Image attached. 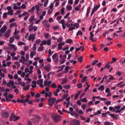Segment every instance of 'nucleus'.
Masks as SVG:
<instances>
[{
	"label": "nucleus",
	"instance_id": "nucleus-1",
	"mask_svg": "<svg viewBox=\"0 0 125 125\" xmlns=\"http://www.w3.org/2000/svg\"><path fill=\"white\" fill-rule=\"evenodd\" d=\"M33 68L34 67L33 66L31 65L30 66L29 69L28 67H26L25 69V73H29L25 75V77L24 79L25 80L27 81L26 82V83L27 84H29L31 81V79L29 78V77L30 74L33 73Z\"/></svg>",
	"mask_w": 125,
	"mask_h": 125
},
{
	"label": "nucleus",
	"instance_id": "nucleus-2",
	"mask_svg": "<svg viewBox=\"0 0 125 125\" xmlns=\"http://www.w3.org/2000/svg\"><path fill=\"white\" fill-rule=\"evenodd\" d=\"M29 35V33H27L25 36V38L27 39L28 41L31 40L32 42H34V40L35 39V35L32 34H30L28 37Z\"/></svg>",
	"mask_w": 125,
	"mask_h": 125
},
{
	"label": "nucleus",
	"instance_id": "nucleus-3",
	"mask_svg": "<svg viewBox=\"0 0 125 125\" xmlns=\"http://www.w3.org/2000/svg\"><path fill=\"white\" fill-rule=\"evenodd\" d=\"M48 101L49 105L50 106H52L53 104H54L56 102V99L54 98H49Z\"/></svg>",
	"mask_w": 125,
	"mask_h": 125
},
{
	"label": "nucleus",
	"instance_id": "nucleus-4",
	"mask_svg": "<svg viewBox=\"0 0 125 125\" xmlns=\"http://www.w3.org/2000/svg\"><path fill=\"white\" fill-rule=\"evenodd\" d=\"M37 29V27L36 26H34L33 27V24H30L28 30L29 32H31L33 30L34 31H36Z\"/></svg>",
	"mask_w": 125,
	"mask_h": 125
},
{
	"label": "nucleus",
	"instance_id": "nucleus-5",
	"mask_svg": "<svg viewBox=\"0 0 125 125\" xmlns=\"http://www.w3.org/2000/svg\"><path fill=\"white\" fill-rule=\"evenodd\" d=\"M19 116H17L14 115V114H12L10 117V120L11 121H15L20 119Z\"/></svg>",
	"mask_w": 125,
	"mask_h": 125
},
{
	"label": "nucleus",
	"instance_id": "nucleus-6",
	"mask_svg": "<svg viewBox=\"0 0 125 125\" xmlns=\"http://www.w3.org/2000/svg\"><path fill=\"white\" fill-rule=\"evenodd\" d=\"M51 44V39H48L47 41L46 40H43L42 41L41 43L40 44V45L42 46L44 45H46L47 44L48 45H50Z\"/></svg>",
	"mask_w": 125,
	"mask_h": 125
},
{
	"label": "nucleus",
	"instance_id": "nucleus-7",
	"mask_svg": "<svg viewBox=\"0 0 125 125\" xmlns=\"http://www.w3.org/2000/svg\"><path fill=\"white\" fill-rule=\"evenodd\" d=\"M100 5H97L95 6H94L93 7V10H92L91 13V16H92L93 14L100 7Z\"/></svg>",
	"mask_w": 125,
	"mask_h": 125
},
{
	"label": "nucleus",
	"instance_id": "nucleus-8",
	"mask_svg": "<svg viewBox=\"0 0 125 125\" xmlns=\"http://www.w3.org/2000/svg\"><path fill=\"white\" fill-rule=\"evenodd\" d=\"M67 26L68 27H69V30H68V31H72L73 30H75V27L72 26H73V23H71L70 24H67Z\"/></svg>",
	"mask_w": 125,
	"mask_h": 125
},
{
	"label": "nucleus",
	"instance_id": "nucleus-9",
	"mask_svg": "<svg viewBox=\"0 0 125 125\" xmlns=\"http://www.w3.org/2000/svg\"><path fill=\"white\" fill-rule=\"evenodd\" d=\"M81 6H82L81 4H79L78 5L76 6L74 8V10L76 11H78L79 10L82 11L83 10L84 6H83L82 9H80V8L81 7Z\"/></svg>",
	"mask_w": 125,
	"mask_h": 125
},
{
	"label": "nucleus",
	"instance_id": "nucleus-10",
	"mask_svg": "<svg viewBox=\"0 0 125 125\" xmlns=\"http://www.w3.org/2000/svg\"><path fill=\"white\" fill-rule=\"evenodd\" d=\"M79 121L77 120H73L72 121V123L70 125H80Z\"/></svg>",
	"mask_w": 125,
	"mask_h": 125
},
{
	"label": "nucleus",
	"instance_id": "nucleus-11",
	"mask_svg": "<svg viewBox=\"0 0 125 125\" xmlns=\"http://www.w3.org/2000/svg\"><path fill=\"white\" fill-rule=\"evenodd\" d=\"M43 25L47 27L48 28L50 27V25L48 23V21L47 20H45L44 21L42 22Z\"/></svg>",
	"mask_w": 125,
	"mask_h": 125
},
{
	"label": "nucleus",
	"instance_id": "nucleus-12",
	"mask_svg": "<svg viewBox=\"0 0 125 125\" xmlns=\"http://www.w3.org/2000/svg\"><path fill=\"white\" fill-rule=\"evenodd\" d=\"M8 45L13 49L14 51H15L17 50V48L15 45L12 44H9Z\"/></svg>",
	"mask_w": 125,
	"mask_h": 125
},
{
	"label": "nucleus",
	"instance_id": "nucleus-13",
	"mask_svg": "<svg viewBox=\"0 0 125 125\" xmlns=\"http://www.w3.org/2000/svg\"><path fill=\"white\" fill-rule=\"evenodd\" d=\"M51 66L50 65H47L43 67V69L44 70L47 72H49L50 71Z\"/></svg>",
	"mask_w": 125,
	"mask_h": 125
},
{
	"label": "nucleus",
	"instance_id": "nucleus-14",
	"mask_svg": "<svg viewBox=\"0 0 125 125\" xmlns=\"http://www.w3.org/2000/svg\"><path fill=\"white\" fill-rule=\"evenodd\" d=\"M9 116V115L8 113L7 112H5L3 113L2 114V117L4 118H7Z\"/></svg>",
	"mask_w": 125,
	"mask_h": 125
},
{
	"label": "nucleus",
	"instance_id": "nucleus-15",
	"mask_svg": "<svg viewBox=\"0 0 125 125\" xmlns=\"http://www.w3.org/2000/svg\"><path fill=\"white\" fill-rule=\"evenodd\" d=\"M52 83V81L45 80L44 82V85L45 86H49Z\"/></svg>",
	"mask_w": 125,
	"mask_h": 125
},
{
	"label": "nucleus",
	"instance_id": "nucleus-16",
	"mask_svg": "<svg viewBox=\"0 0 125 125\" xmlns=\"http://www.w3.org/2000/svg\"><path fill=\"white\" fill-rule=\"evenodd\" d=\"M7 27L6 25H4L0 29V31L2 33H4L7 30Z\"/></svg>",
	"mask_w": 125,
	"mask_h": 125
},
{
	"label": "nucleus",
	"instance_id": "nucleus-17",
	"mask_svg": "<svg viewBox=\"0 0 125 125\" xmlns=\"http://www.w3.org/2000/svg\"><path fill=\"white\" fill-rule=\"evenodd\" d=\"M7 85L8 87H9L10 86H13L14 85V82L13 81L10 80L7 83Z\"/></svg>",
	"mask_w": 125,
	"mask_h": 125
},
{
	"label": "nucleus",
	"instance_id": "nucleus-18",
	"mask_svg": "<svg viewBox=\"0 0 125 125\" xmlns=\"http://www.w3.org/2000/svg\"><path fill=\"white\" fill-rule=\"evenodd\" d=\"M90 7H88L87 9V11L86 14V18H87L88 16L89 15V13L90 11Z\"/></svg>",
	"mask_w": 125,
	"mask_h": 125
},
{
	"label": "nucleus",
	"instance_id": "nucleus-19",
	"mask_svg": "<svg viewBox=\"0 0 125 125\" xmlns=\"http://www.w3.org/2000/svg\"><path fill=\"white\" fill-rule=\"evenodd\" d=\"M10 30H8L4 34L5 37L6 38H9L10 36Z\"/></svg>",
	"mask_w": 125,
	"mask_h": 125
},
{
	"label": "nucleus",
	"instance_id": "nucleus-20",
	"mask_svg": "<svg viewBox=\"0 0 125 125\" xmlns=\"http://www.w3.org/2000/svg\"><path fill=\"white\" fill-rule=\"evenodd\" d=\"M60 117L59 115H56L54 118V120L55 122H57L59 121L60 120Z\"/></svg>",
	"mask_w": 125,
	"mask_h": 125
},
{
	"label": "nucleus",
	"instance_id": "nucleus-21",
	"mask_svg": "<svg viewBox=\"0 0 125 125\" xmlns=\"http://www.w3.org/2000/svg\"><path fill=\"white\" fill-rule=\"evenodd\" d=\"M34 16H31V17L29 19V21H30L31 23H33V21L35 20L34 19Z\"/></svg>",
	"mask_w": 125,
	"mask_h": 125
},
{
	"label": "nucleus",
	"instance_id": "nucleus-22",
	"mask_svg": "<svg viewBox=\"0 0 125 125\" xmlns=\"http://www.w3.org/2000/svg\"><path fill=\"white\" fill-rule=\"evenodd\" d=\"M13 26L16 27H17V25L16 23H11L10 25V28H12Z\"/></svg>",
	"mask_w": 125,
	"mask_h": 125
},
{
	"label": "nucleus",
	"instance_id": "nucleus-23",
	"mask_svg": "<svg viewBox=\"0 0 125 125\" xmlns=\"http://www.w3.org/2000/svg\"><path fill=\"white\" fill-rule=\"evenodd\" d=\"M66 9L69 11L71 10H72V7L71 5H68L66 6Z\"/></svg>",
	"mask_w": 125,
	"mask_h": 125
},
{
	"label": "nucleus",
	"instance_id": "nucleus-24",
	"mask_svg": "<svg viewBox=\"0 0 125 125\" xmlns=\"http://www.w3.org/2000/svg\"><path fill=\"white\" fill-rule=\"evenodd\" d=\"M65 8L63 7H62L61 10V12L62 15H64L65 14L64 10Z\"/></svg>",
	"mask_w": 125,
	"mask_h": 125
},
{
	"label": "nucleus",
	"instance_id": "nucleus-25",
	"mask_svg": "<svg viewBox=\"0 0 125 125\" xmlns=\"http://www.w3.org/2000/svg\"><path fill=\"white\" fill-rule=\"evenodd\" d=\"M44 49V47L41 46L38 48L37 49V50L39 52H42L43 50Z\"/></svg>",
	"mask_w": 125,
	"mask_h": 125
},
{
	"label": "nucleus",
	"instance_id": "nucleus-26",
	"mask_svg": "<svg viewBox=\"0 0 125 125\" xmlns=\"http://www.w3.org/2000/svg\"><path fill=\"white\" fill-rule=\"evenodd\" d=\"M36 54V52L35 51L31 52L30 53V56L31 58H33L34 56Z\"/></svg>",
	"mask_w": 125,
	"mask_h": 125
},
{
	"label": "nucleus",
	"instance_id": "nucleus-27",
	"mask_svg": "<svg viewBox=\"0 0 125 125\" xmlns=\"http://www.w3.org/2000/svg\"><path fill=\"white\" fill-rule=\"evenodd\" d=\"M34 7H32L31 9L28 10V12L29 13H33L34 12Z\"/></svg>",
	"mask_w": 125,
	"mask_h": 125
},
{
	"label": "nucleus",
	"instance_id": "nucleus-28",
	"mask_svg": "<svg viewBox=\"0 0 125 125\" xmlns=\"http://www.w3.org/2000/svg\"><path fill=\"white\" fill-rule=\"evenodd\" d=\"M80 94V92L79 91H78V93L75 94V97H74V99L76 100L77 99Z\"/></svg>",
	"mask_w": 125,
	"mask_h": 125
},
{
	"label": "nucleus",
	"instance_id": "nucleus-29",
	"mask_svg": "<svg viewBox=\"0 0 125 125\" xmlns=\"http://www.w3.org/2000/svg\"><path fill=\"white\" fill-rule=\"evenodd\" d=\"M69 69V66H66L64 69V70H65V71H64L63 72V73H67L68 72Z\"/></svg>",
	"mask_w": 125,
	"mask_h": 125
},
{
	"label": "nucleus",
	"instance_id": "nucleus-30",
	"mask_svg": "<svg viewBox=\"0 0 125 125\" xmlns=\"http://www.w3.org/2000/svg\"><path fill=\"white\" fill-rule=\"evenodd\" d=\"M10 40L9 41V42L10 43H13L14 41V38L13 37V36L12 37H10L9 38Z\"/></svg>",
	"mask_w": 125,
	"mask_h": 125
},
{
	"label": "nucleus",
	"instance_id": "nucleus-31",
	"mask_svg": "<svg viewBox=\"0 0 125 125\" xmlns=\"http://www.w3.org/2000/svg\"><path fill=\"white\" fill-rule=\"evenodd\" d=\"M98 89L100 91H102L104 89V87L103 85H101L98 88Z\"/></svg>",
	"mask_w": 125,
	"mask_h": 125
},
{
	"label": "nucleus",
	"instance_id": "nucleus-32",
	"mask_svg": "<svg viewBox=\"0 0 125 125\" xmlns=\"http://www.w3.org/2000/svg\"><path fill=\"white\" fill-rule=\"evenodd\" d=\"M13 10H10L8 11V14L12 16L13 14Z\"/></svg>",
	"mask_w": 125,
	"mask_h": 125
},
{
	"label": "nucleus",
	"instance_id": "nucleus-33",
	"mask_svg": "<svg viewBox=\"0 0 125 125\" xmlns=\"http://www.w3.org/2000/svg\"><path fill=\"white\" fill-rule=\"evenodd\" d=\"M19 31H17V28H15V29L14 32L13 33V34L15 35H16L17 34H19Z\"/></svg>",
	"mask_w": 125,
	"mask_h": 125
},
{
	"label": "nucleus",
	"instance_id": "nucleus-34",
	"mask_svg": "<svg viewBox=\"0 0 125 125\" xmlns=\"http://www.w3.org/2000/svg\"><path fill=\"white\" fill-rule=\"evenodd\" d=\"M67 81V78H65L62 80L61 82L62 84H63L66 83Z\"/></svg>",
	"mask_w": 125,
	"mask_h": 125
},
{
	"label": "nucleus",
	"instance_id": "nucleus-35",
	"mask_svg": "<svg viewBox=\"0 0 125 125\" xmlns=\"http://www.w3.org/2000/svg\"><path fill=\"white\" fill-rule=\"evenodd\" d=\"M54 52V51L52 52L51 50L50 49H49L48 52V53L49 54V55L48 56L49 57L51 56L53 54Z\"/></svg>",
	"mask_w": 125,
	"mask_h": 125
},
{
	"label": "nucleus",
	"instance_id": "nucleus-36",
	"mask_svg": "<svg viewBox=\"0 0 125 125\" xmlns=\"http://www.w3.org/2000/svg\"><path fill=\"white\" fill-rule=\"evenodd\" d=\"M37 83L38 84H40L43 83V81L42 79H39L37 81Z\"/></svg>",
	"mask_w": 125,
	"mask_h": 125
},
{
	"label": "nucleus",
	"instance_id": "nucleus-37",
	"mask_svg": "<svg viewBox=\"0 0 125 125\" xmlns=\"http://www.w3.org/2000/svg\"><path fill=\"white\" fill-rule=\"evenodd\" d=\"M29 14L26 11H24L23 13L22 14V16H26L27 15H29Z\"/></svg>",
	"mask_w": 125,
	"mask_h": 125
},
{
	"label": "nucleus",
	"instance_id": "nucleus-38",
	"mask_svg": "<svg viewBox=\"0 0 125 125\" xmlns=\"http://www.w3.org/2000/svg\"><path fill=\"white\" fill-rule=\"evenodd\" d=\"M74 27L75 28L76 27V29H78L79 27V24L78 23H75L73 24Z\"/></svg>",
	"mask_w": 125,
	"mask_h": 125
},
{
	"label": "nucleus",
	"instance_id": "nucleus-39",
	"mask_svg": "<svg viewBox=\"0 0 125 125\" xmlns=\"http://www.w3.org/2000/svg\"><path fill=\"white\" fill-rule=\"evenodd\" d=\"M87 77L86 76L83 77V79L81 80V82L82 83H84L86 80Z\"/></svg>",
	"mask_w": 125,
	"mask_h": 125
},
{
	"label": "nucleus",
	"instance_id": "nucleus-40",
	"mask_svg": "<svg viewBox=\"0 0 125 125\" xmlns=\"http://www.w3.org/2000/svg\"><path fill=\"white\" fill-rule=\"evenodd\" d=\"M57 54L56 53H55L52 56V58L53 59H54L55 58H57V57H57Z\"/></svg>",
	"mask_w": 125,
	"mask_h": 125
},
{
	"label": "nucleus",
	"instance_id": "nucleus-41",
	"mask_svg": "<svg viewBox=\"0 0 125 125\" xmlns=\"http://www.w3.org/2000/svg\"><path fill=\"white\" fill-rule=\"evenodd\" d=\"M66 43H71L73 42V41L71 39H68L66 41Z\"/></svg>",
	"mask_w": 125,
	"mask_h": 125
},
{
	"label": "nucleus",
	"instance_id": "nucleus-42",
	"mask_svg": "<svg viewBox=\"0 0 125 125\" xmlns=\"http://www.w3.org/2000/svg\"><path fill=\"white\" fill-rule=\"evenodd\" d=\"M17 102H21L22 103H25V101L23 100H22L20 99H18Z\"/></svg>",
	"mask_w": 125,
	"mask_h": 125
},
{
	"label": "nucleus",
	"instance_id": "nucleus-43",
	"mask_svg": "<svg viewBox=\"0 0 125 125\" xmlns=\"http://www.w3.org/2000/svg\"><path fill=\"white\" fill-rule=\"evenodd\" d=\"M63 39V38L61 37H60L58 39H57V42H61L62 41V40Z\"/></svg>",
	"mask_w": 125,
	"mask_h": 125
},
{
	"label": "nucleus",
	"instance_id": "nucleus-44",
	"mask_svg": "<svg viewBox=\"0 0 125 125\" xmlns=\"http://www.w3.org/2000/svg\"><path fill=\"white\" fill-rule=\"evenodd\" d=\"M70 85H65L63 86V87L65 89H69L70 87Z\"/></svg>",
	"mask_w": 125,
	"mask_h": 125
},
{
	"label": "nucleus",
	"instance_id": "nucleus-45",
	"mask_svg": "<svg viewBox=\"0 0 125 125\" xmlns=\"http://www.w3.org/2000/svg\"><path fill=\"white\" fill-rule=\"evenodd\" d=\"M112 124V123H111V122H105L104 123V125H110V124Z\"/></svg>",
	"mask_w": 125,
	"mask_h": 125
},
{
	"label": "nucleus",
	"instance_id": "nucleus-46",
	"mask_svg": "<svg viewBox=\"0 0 125 125\" xmlns=\"http://www.w3.org/2000/svg\"><path fill=\"white\" fill-rule=\"evenodd\" d=\"M101 111L100 110H98L97 111L96 113H95L94 114V115H96L98 114H101Z\"/></svg>",
	"mask_w": 125,
	"mask_h": 125
},
{
	"label": "nucleus",
	"instance_id": "nucleus-47",
	"mask_svg": "<svg viewBox=\"0 0 125 125\" xmlns=\"http://www.w3.org/2000/svg\"><path fill=\"white\" fill-rule=\"evenodd\" d=\"M51 86L53 88H56L57 87V86L56 85V84L54 83H53L52 84Z\"/></svg>",
	"mask_w": 125,
	"mask_h": 125
},
{
	"label": "nucleus",
	"instance_id": "nucleus-48",
	"mask_svg": "<svg viewBox=\"0 0 125 125\" xmlns=\"http://www.w3.org/2000/svg\"><path fill=\"white\" fill-rule=\"evenodd\" d=\"M36 45L35 44H33V46L32 47V49L34 51L36 50L37 49V47L36 46Z\"/></svg>",
	"mask_w": 125,
	"mask_h": 125
},
{
	"label": "nucleus",
	"instance_id": "nucleus-49",
	"mask_svg": "<svg viewBox=\"0 0 125 125\" xmlns=\"http://www.w3.org/2000/svg\"><path fill=\"white\" fill-rule=\"evenodd\" d=\"M83 33L81 31H79L78 32L76 33V35L77 36H78L79 35H82Z\"/></svg>",
	"mask_w": 125,
	"mask_h": 125
},
{
	"label": "nucleus",
	"instance_id": "nucleus-50",
	"mask_svg": "<svg viewBox=\"0 0 125 125\" xmlns=\"http://www.w3.org/2000/svg\"><path fill=\"white\" fill-rule=\"evenodd\" d=\"M23 48L24 49V50L25 51H27L29 48V47L28 46H24Z\"/></svg>",
	"mask_w": 125,
	"mask_h": 125
},
{
	"label": "nucleus",
	"instance_id": "nucleus-51",
	"mask_svg": "<svg viewBox=\"0 0 125 125\" xmlns=\"http://www.w3.org/2000/svg\"><path fill=\"white\" fill-rule=\"evenodd\" d=\"M59 26L58 25H57L54 26L53 27V29L55 30H57L59 29Z\"/></svg>",
	"mask_w": 125,
	"mask_h": 125
},
{
	"label": "nucleus",
	"instance_id": "nucleus-52",
	"mask_svg": "<svg viewBox=\"0 0 125 125\" xmlns=\"http://www.w3.org/2000/svg\"><path fill=\"white\" fill-rule=\"evenodd\" d=\"M65 65H62L61 66H59L58 68H60V70L62 71L63 70V68L65 67Z\"/></svg>",
	"mask_w": 125,
	"mask_h": 125
},
{
	"label": "nucleus",
	"instance_id": "nucleus-53",
	"mask_svg": "<svg viewBox=\"0 0 125 125\" xmlns=\"http://www.w3.org/2000/svg\"><path fill=\"white\" fill-rule=\"evenodd\" d=\"M53 10L51 9H49L47 11V13L48 14H50L52 13L53 11Z\"/></svg>",
	"mask_w": 125,
	"mask_h": 125
},
{
	"label": "nucleus",
	"instance_id": "nucleus-54",
	"mask_svg": "<svg viewBox=\"0 0 125 125\" xmlns=\"http://www.w3.org/2000/svg\"><path fill=\"white\" fill-rule=\"evenodd\" d=\"M48 3V0H46V1L44 2V7H46Z\"/></svg>",
	"mask_w": 125,
	"mask_h": 125
},
{
	"label": "nucleus",
	"instance_id": "nucleus-55",
	"mask_svg": "<svg viewBox=\"0 0 125 125\" xmlns=\"http://www.w3.org/2000/svg\"><path fill=\"white\" fill-rule=\"evenodd\" d=\"M18 44L19 45H25V43L22 42H20L18 43Z\"/></svg>",
	"mask_w": 125,
	"mask_h": 125
},
{
	"label": "nucleus",
	"instance_id": "nucleus-56",
	"mask_svg": "<svg viewBox=\"0 0 125 125\" xmlns=\"http://www.w3.org/2000/svg\"><path fill=\"white\" fill-rule=\"evenodd\" d=\"M21 8L25 9L26 8V7L25 4H23L21 6Z\"/></svg>",
	"mask_w": 125,
	"mask_h": 125
},
{
	"label": "nucleus",
	"instance_id": "nucleus-57",
	"mask_svg": "<svg viewBox=\"0 0 125 125\" xmlns=\"http://www.w3.org/2000/svg\"><path fill=\"white\" fill-rule=\"evenodd\" d=\"M114 108L116 110H118L121 108V106L119 105H117L115 106Z\"/></svg>",
	"mask_w": 125,
	"mask_h": 125
},
{
	"label": "nucleus",
	"instance_id": "nucleus-58",
	"mask_svg": "<svg viewBox=\"0 0 125 125\" xmlns=\"http://www.w3.org/2000/svg\"><path fill=\"white\" fill-rule=\"evenodd\" d=\"M29 85H28L26 86L25 87H24L23 88V89L24 90H28V89H29Z\"/></svg>",
	"mask_w": 125,
	"mask_h": 125
},
{
	"label": "nucleus",
	"instance_id": "nucleus-59",
	"mask_svg": "<svg viewBox=\"0 0 125 125\" xmlns=\"http://www.w3.org/2000/svg\"><path fill=\"white\" fill-rule=\"evenodd\" d=\"M106 104L107 105V106L108 105H110L111 103V102L110 101H107L105 102Z\"/></svg>",
	"mask_w": 125,
	"mask_h": 125
},
{
	"label": "nucleus",
	"instance_id": "nucleus-60",
	"mask_svg": "<svg viewBox=\"0 0 125 125\" xmlns=\"http://www.w3.org/2000/svg\"><path fill=\"white\" fill-rule=\"evenodd\" d=\"M54 5V3H51L50 6L49 7L50 9H52L53 7V5Z\"/></svg>",
	"mask_w": 125,
	"mask_h": 125
},
{
	"label": "nucleus",
	"instance_id": "nucleus-61",
	"mask_svg": "<svg viewBox=\"0 0 125 125\" xmlns=\"http://www.w3.org/2000/svg\"><path fill=\"white\" fill-rule=\"evenodd\" d=\"M86 106V105L85 104H83L81 106V108L83 109V110H84Z\"/></svg>",
	"mask_w": 125,
	"mask_h": 125
},
{
	"label": "nucleus",
	"instance_id": "nucleus-62",
	"mask_svg": "<svg viewBox=\"0 0 125 125\" xmlns=\"http://www.w3.org/2000/svg\"><path fill=\"white\" fill-rule=\"evenodd\" d=\"M81 100V101L83 102H87V99L86 98H85Z\"/></svg>",
	"mask_w": 125,
	"mask_h": 125
},
{
	"label": "nucleus",
	"instance_id": "nucleus-63",
	"mask_svg": "<svg viewBox=\"0 0 125 125\" xmlns=\"http://www.w3.org/2000/svg\"><path fill=\"white\" fill-rule=\"evenodd\" d=\"M78 113L80 115L83 114V112L82 110H80L78 112Z\"/></svg>",
	"mask_w": 125,
	"mask_h": 125
},
{
	"label": "nucleus",
	"instance_id": "nucleus-64",
	"mask_svg": "<svg viewBox=\"0 0 125 125\" xmlns=\"http://www.w3.org/2000/svg\"><path fill=\"white\" fill-rule=\"evenodd\" d=\"M8 77L10 79H13V76L10 74H9L8 75Z\"/></svg>",
	"mask_w": 125,
	"mask_h": 125
}]
</instances>
